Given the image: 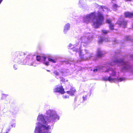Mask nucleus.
Returning <instances> with one entry per match:
<instances>
[{
	"instance_id": "nucleus-13",
	"label": "nucleus",
	"mask_w": 133,
	"mask_h": 133,
	"mask_svg": "<svg viewBox=\"0 0 133 133\" xmlns=\"http://www.w3.org/2000/svg\"><path fill=\"white\" fill-rule=\"evenodd\" d=\"M107 23L109 24V27L111 30H113L114 29V25L113 24L111 23V20L110 19H107L106 20Z\"/></svg>"
},
{
	"instance_id": "nucleus-21",
	"label": "nucleus",
	"mask_w": 133,
	"mask_h": 133,
	"mask_svg": "<svg viewBox=\"0 0 133 133\" xmlns=\"http://www.w3.org/2000/svg\"><path fill=\"white\" fill-rule=\"evenodd\" d=\"M112 9L114 11H116L117 10V8L119 7V6L116 4H114L113 5Z\"/></svg>"
},
{
	"instance_id": "nucleus-35",
	"label": "nucleus",
	"mask_w": 133,
	"mask_h": 133,
	"mask_svg": "<svg viewBox=\"0 0 133 133\" xmlns=\"http://www.w3.org/2000/svg\"><path fill=\"white\" fill-rule=\"evenodd\" d=\"M77 101V98L76 97H75L74 99V102H75Z\"/></svg>"
},
{
	"instance_id": "nucleus-22",
	"label": "nucleus",
	"mask_w": 133,
	"mask_h": 133,
	"mask_svg": "<svg viewBox=\"0 0 133 133\" xmlns=\"http://www.w3.org/2000/svg\"><path fill=\"white\" fill-rule=\"evenodd\" d=\"M71 62H72V61H63V64H69V65H70L71 64Z\"/></svg>"
},
{
	"instance_id": "nucleus-15",
	"label": "nucleus",
	"mask_w": 133,
	"mask_h": 133,
	"mask_svg": "<svg viewBox=\"0 0 133 133\" xmlns=\"http://www.w3.org/2000/svg\"><path fill=\"white\" fill-rule=\"evenodd\" d=\"M103 54L102 51L100 48H98L97 50V55L98 57H102Z\"/></svg>"
},
{
	"instance_id": "nucleus-9",
	"label": "nucleus",
	"mask_w": 133,
	"mask_h": 133,
	"mask_svg": "<svg viewBox=\"0 0 133 133\" xmlns=\"http://www.w3.org/2000/svg\"><path fill=\"white\" fill-rule=\"evenodd\" d=\"M60 94L63 95V98L66 99L68 98L69 95L72 96H75L76 92H58Z\"/></svg>"
},
{
	"instance_id": "nucleus-24",
	"label": "nucleus",
	"mask_w": 133,
	"mask_h": 133,
	"mask_svg": "<svg viewBox=\"0 0 133 133\" xmlns=\"http://www.w3.org/2000/svg\"><path fill=\"white\" fill-rule=\"evenodd\" d=\"M102 32L104 34H107L109 32V31L108 30H102Z\"/></svg>"
},
{
	"instance_id": "nucleus-17",
	"label": "nucleus",
	"mask_w": 133,
	"mask_h": 133,
	"mask_svg": "<svg viewBox=\"0 0 133 133\" xmlns=\"http://www.w3.org/2000/svg\"><path fill=\"white\" fill-rule=\"evenodd\" d=\"M99 8L100 10L103 11H107L108 10V8H106L105 6H99Z\"/></svg>"
},
{
	"instance_id": "nucleus-18",
	"label": "nucleus",
	"mask_w": 133,
	"mask_h": 133,
	"mask_svg": "<svg viewBox=\"0 0 133 133\" xmlns=\"http://www.w3.org/2000/svg\"><path fill=\"white\" fill-rule=\"evenodd\" d=\"M103 67V66L101 67L99 66H97L96 68L94 69L93 71L94 72H96L97 71H98L101 70V69H102Z\"/></svg>"
},
{
	"instance_id": "nucleus-30",
	"label": "nucleus",
	"mask_w": 133,
	"mask_h": 133,
	"mask_svg": "<svg viewBox=\"0 0 133 133\" xmlns=\"http://www.w3.org/2000/svg\"><path fill=\"white\" fill-rule=\"evenodd\" d=\"M11 127H9L8 128V129H7V131H8V132H9V131H10V130H11Z\"/></svg>"
},
{
	"instance_id": "nucleus-4",
	"label": "nucleus",
	"mask_w": 133,
	"mask_h": 133,
	"mask_svg": "<svg viewBox=\"0 0 133 133\" xmlns=\"http://www.w3.org/2000/svg\"><path fill=\"white\" fill-rule=\"evenodd\" d=\"M69 47V48H70L72 51L78 52L79 57L82 60H88L90 59H93L95 56V55L92 52L87 50H85V54L82 55L80 43L76 44L73 45L70 44Z\"/></svg>"
},
{
	"instance_id": "nucleus-10",
	"label": "nucleus",
	"mask_w": 133,
	"mask_h": 133,
	"mask_svg": "<svg viewBox=\"0 0 133 133\" xmlns=\"http://www.w3.org/2000/svg\"><path fill=\"white\" fill-rule=\"evenodd\" d=\"M120 17L121 19L118 20L117 23L119 25H121L123 27L125 28L126 27L127 22L124 19L122 18V16Z\"/></svg>"
},
{
	"instance_id": "nucleus-3",
	"label": "nucleus",
	"mask_w": 133,
	"mask_h": 133,
	"mask_svg": "<svg viewBox=\"0 0 133 133\" xmlns=\"http://www.w3.org/2000/svg\"><path fill=\"white\" fill-rule=\"evenodd\" d=\"M104 18L102 14L99 12L97 13V16H96L95 12L92 13L83 17L84 22L86 23L93 22L94 26L95 28H98L102 24Z\"/></svg>"
},
{
	"instance_id": "nucleus-29",
	"label": "nucleus",
	"mask_w": 133,
	"mask_h": 133,
	"mask_svg": "<svg viewBox=\"0 0 133 133\" xmlns=\"http://www.w3.org/2000/svg\"><path fill=\"white\" fill-rule=\"evenodd\" d=\"M14 68L15 70H16L17 69V65H14Z\"/></svg>"
},
{
	"instance_id": "nucleus-16",
	"label": "nucleus",
	"mask_w": 133,
	"mask_h": 133,
	"mask_svg": "<svg viewBox=\"0 0 133 133\" xmlns=\"http://www.w3.org/2000/svg\"><path fill=\"white\" fill-rule=\"evenodd\" d=\"M124 15L125 17L130 18L133 17V13L127 12L125 13Z\"/></svg>"
},
{
	"instance_id": "nucleus-33",
	"label": "nucleus",
	"mask_w": 133,
	"mask_h": 133,
	"mask_svg": "<svg viewBox=\"0 0 133 133\" xmlns=\"http://www.w3.org/2000/svg\"><path fill=\"white\" fill-rule=\"evenodd\" d=\"M61 81H62L63 82H64L65 81L64 79L62 78V79H61Z\"/></svg>"
},
{
	"instance_id": "nucleus-19",
	"label": "nucleus",
	"mask_w": 133,
	"mask_h": 133,
	"mask_svg": "<svg viewBox=\"0 0 133 133\" xmlns=\"http://www.w3.org/2000/svg\"><path fill=\"white\" fill-rule=\"evenodd\" d=\"M28 64L29 65L31 66H37V64H36L35 63L33 62V61L32 60V61H29Z\"/></svg>"
},
{
	"instance_id": "nucleus-2",
	"label": "nucleus",
	"mask_w": 133,
	"mask_h": 133,
	"mask_svg": "<svg viewBox=\"0 0 133 133\" xmlns=\"http://www.w3.org/2000/svg\"><path fill=\"white\" fill-rule=\"evenodd\" d=\"M111 59H112L111 62L104 66L109 67L107 68L105 72H108L110 74V76L108 77H103V79L105 81H108L111 82H121L125 80V79L124 78H112V76L116 75V70L115 69L111 68V67H113V65H122L121 71L124 72L127 70L132 69V67L131 65L128 62H125L123 59L118 58L117 56L116 55L114 57H112Z\"/></svg>"
},
{
	"instance_id": "nucleus-34",
	"label": "nucleus",
	"mask_w": 133,
	"mask_h": 133,
	"mask_svg": "<svg viewBox=\"0 0 133 133\" xmlns=\"http://www.w3.org/2000/svg\"><path fill=\"white\" fill-rule=\"evenodd\" d=\"M124 0L125 2H128V1L130 2L132 0Z\"/></svg>"
},
{
	"instance_id": "nucleus-31",
	"label": "nucleus",
	"mask_w": 133,
	"mask_h": 133,
	"mask_svg": "<svg viewBox=\"0 0 133 133\" xmlns=\"http://www.w3.org/2000/svg\"><path fill=\"white\" fill-rule=\"evenodd\" d=\"M11 126L12 127H15V124L14 123L12 124L11 125Z\"/></svg>"
},
{
	"instance_id": "nucleus-39",
	"label": "nucleus",
	"mask_w": 133,
	"mask_h": 133,
	"mask_svg": "<svg viewBox=\"0 0 133 133\" xmlns=\"http://www.w3.org/2000/svg\"><path fill=\"white\" fill-rule=\"evenodd\" d=\"M5 133H8V132L7 131H6Z\"/></svg>"
},
{
	"instance_id": "nucleus-5",
	"label": "nucleus",
	"mask_w": 133,
	"mask_h": 133,
	"mask_svg": "<svg viewBox=\"0 0 133 133\" xmlns=\"http://www.w3.org/2000/svg\"><path fill=\"white\" fill-rule=\"evenodd\" d=\"M25 54L22 52H17L14 55V61L20 64H23V59L25 57Z\"/></svg>"
},
{
	"instance_id": "nucleus-6",
	"label": "nucleus",
	"mask_w": 133,
	"mask_h": 133,
	"mask_svg": "<svg viewBox=\"0 0 133 133\" xmlns=\"http://www.w3.org/2000/svg\"><path fill=\"white\" fill-rule=\"evenodd\" d=\"M36 59L37 61L40 62H43L46 65H48L49 64L48 61L51 62L53 63L56 62L57 59L49 57L48 58V61H46V58L44 56H38L36 57Z\"/></svg>"
},
{
	"instance_id": "nucleus-25",
	"label": "nucleus",
	"mask_w": 133,
	"mask_h": 133,
	"mask_svg": "<svg viewBox=\"0 0 133 133\" xmlns=\"http://www.w3.org/2000/svg\"><path fill=\"white\" fill-rule=\"evenodd\" d=\"M54 74L56 76V77L57 78H58V77L57 76L59 75V73L58 72L56 71H55L54 72Z\"/></svg>"
},
{
	"instance_id": "nucleus-8",
	"label": "nucleus",
	"mask_w": 133,
	"mask_h": 133,
	"mask_svg": "<svg viewBox=\"0 0 133 133\" xmlns=\"http://www.w3.org/2000/svg\"><path fill=\"white\" fill-rule=\"evenodd\" d=\"M84 94L82 97V99H81L78 102V104H80L81 103H83L86 101L88 98H89L91 94V92H85Z\"/></svg>"
},
{
	"instance_id": "nucleus-12",
	"label": "nucleus",
	"mask_w": 133,
	"mask_h": 133,
	"mask_svg": "<svg viewBox=\"0 0 133 133\" xmlns=\"http://www.w3.org/2000/svg\"><path fill=\"white\" fill-rule=\"evenodd\" d=\"M54 91H64V89L62 85H58L56 86Z\"/></svg>"
},
{
	"instance_id": "nucleus-36",
	"label": "nucleus",
	"mask_w": 133,
	"mask_h": 133,
	"mask_svg": "<svg viewBox=\"0 0 133 133\" xmlns=\"http://www.w3.org/2000/svg\"><path fill=\"white\" fill-rule=\"evenodd\" d=\"M116 0H112V2L114 3V1H115Z\"/></svg>"
},
{
	"instance_id": "nucleus-28",
	"label": "nucleus",
	"mask_w": 133,
	"mask_h": 133,
	"mask_svg": "<svg viewBox=\"0 0 133 133\" xmlns=\"http://www.w3.org/2000/svg\"><path fill=\"white\" fill-rule=\"evenodd\" d=\"M8 95H6L4 94H3L2 95V98L3 99L5 97H6V96H7Z\"/></svg>"
},
{
	"instance_id": "nucleus-37",
	"label": "nucleus",
	"mask_w": 133,
	"mask_h": 133,
	"mask_svg": "<svg viewBox=\"0 0 133 133\" xmlns=\"http://www.w3.org/2000/svg\"><path fill=\"white\" fill-rule=\"evenodd\" d=\"M2 1H3V0H0V4H1V2H2Z\"/></svg>"
},
{
	"instance_id": "nucleus-23",
	"label": "nucleus",
	"mask_w": 133,
	"mask_h": 133,
	"mask_svg": "<svg viewBox=\"0 0 133 133\" xmlns=\"http://www.w3.org/2000/svg\"><path fill=\"white\" fill-rule=\"evenodd\" d=\"M83 2V1L82 0H80L79 1V5L81 8L83 7V6L82 5V3Z\"/></svg>"
},
{
	"instance_id": "nucleus-26",
	"label": "nucleus",
	"mask_w": 133,
	"mask_h": 133,
	"mask_svg": "<svg viewBox=\"0 0 133 133\" xmlns=\"http://www.w3.org/2000/svg\"><path fill=\"white\" fill-rule=\"evenodd\" d=\"M76 90L74 87H72L70 91H75Z\"/></svg>"
},
{
	"instance_id": "nucleus-38",
	"label": "nucleus",
	"mask_w": 133,
	"mask_h": 133,
	"mask_svg": "<svg viewBox=\"0 0 133 133\" xmlns=\"http://www.w3.org/2000/svg\"><path fill=\"white\" fill-rule=\"evenodd\" d=\"M47 71H49V72L50 71L49 70H47Z\"/></svg>"
},
{
	"instance_id": "nucleus-1",
	"label": "nucleus",
	"mask_w": 133,
	"mask_h": 133,
	"mask_svg": "<svg viewBox=\"0 0 133 133\" xmlns=\"http://www.w3.org/2000/svg\"><path fill=\"white\" fill-rule=\"evenodd\" d=\"M46 116L39 114L37 120L39 121L36 124L34 133H51V126L59 118L56 111L52 109L47 110Z\"/></svg>"
},
{
	"instance_id": "nucleus-14",
	"label": "nucleus",
	"mask_w": 133,
	"mask_h": 133,
	"mask_svg": "<svg viewBox=\"0 0 133 133\" xmlns=\"http://www.w3.org/2000/svg\"><path fill=\"white\" fill-rule=\"evenodd\" d=\"M70 27V24L68 23L65 24L64 27V32L66 34L67 31L69 29Z\"/></svg>"
},
{
	"instance_id": "nucleus-32",
	"label": "nucleus",
	"mask_w": 133,
	"mask_h": 133,
	"mask_svg": "<svg viewBox=\"0 0 133 133\" xmlns=\"http://www.w3.org/2000/svg\"><path fill=\"white\" fill-rule=\"evenodd\" d=\"M130 57L133 59V54L130 55Z\"/></svg>"
},
{
	"instance_id": "nucleus-27",
	"label": "nucleus",
	"mask_w": 133,
	"mask_h": 133,
	"mask_svg": "<svg viewBox=\"0 0 133 133\" xmlns=\"http://www.w3.org/2000/svg\"><path fill=\"white\" fill-rule=\"evenodd\" d=\"M11 115H12V116L15 117L16 115V112H10Z\"/></svg>"
},
{
	"instance_id": "nucleus-11",
	"label": "nucleus",
	"mask_w": 133,
	"mask_h": 133,
	"mask_svg": "<svg viewBox=\"0 0 133 133\" xmlns=\"http://www.w3.org/2000/svg\"><path fill=\"white\" fill-rule=\"evenodd\" d=\"M109 38H107L102 36L99 37H98V42L99 43H102L103 42H108L109 41Z\"/></svg>"
},
{
	"instance_id": "nucleus-7",
	"label": "nucleus",
	"mask_w": 133,
	"mask_h": 133,
	"mask_svg": "<svg viewBox=\"0 0 133 133\" xmlns=\"http://www.w3.org/2000/svg\"><path fill=\"white\" fill-rule=\"evenodd\" d=\"M92 35L90 33H87L85 36L81 37V43L87 44L92 39Z\"/></svg>"
},
{
	"instance_id": "nucleus-20",
	"label": "nucleus",
	"mask_w": 133,
	"mask_h": 133,
	"mask_svg": "<svg viewBox=\"0 0 133 133\" xmlns=\"http://www.w3.org/2000/svg\"><path fill=\"white\" fill-rule=\"evenodd\" d=\"M125 39L127 41H132V38L130 36H126L125 37Z\"/></svg>"
}]
</instances>
